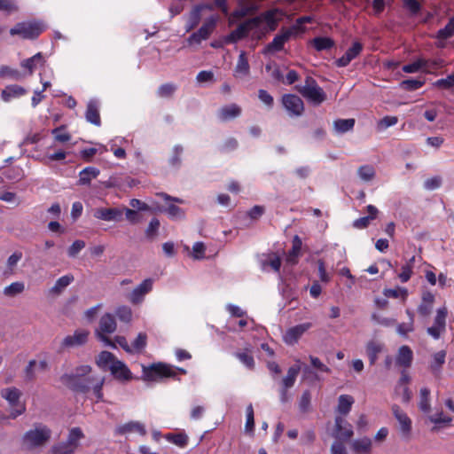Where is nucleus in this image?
<instances>
[{
	"instance_id": "f257e3e1",
	"label": "nucleus",
	"mask_w": 454,
	"mask_h": 454,
	"mask_svg": "<svg viewBox=\"0 0 454 454\" xmlns=\"http://www.w3.org/2000/svg\"><path fill=\"white\" fill-rule=\"evenodd\" d=\"M91 372V366L88 364L80 365L75 368L74 373H65L60 377L61 382L68 388L76 393L87 394L92 389L97 402L104 400L103 386L105 377L96 379L92 376L85 377Z\"/></svg>"
},
{
	"instance_id": "f03ea898",
	"label": "nucleus",
	"mask_w": 454,
	"mask_h": 454,
	"mask_svg": "<svg viewBox=\"0 0 454 454\" xmlns=\"http://www.w3.org/2000/svg\"><path fill=\"white\" fill-rule=\"evenodd\" d=\"M51 436V430L46 425L37 423L34 429L24 434L22 442L27 450H33L43 446L49 442Z\"/></svg>"
},
{
	"instance_id": "7ed1b4c3",
	"label": "nucleus",
	"mask_w": 454,
	"mask_h": 454,
	"mask_svg": "<svg viewBox=\"0 0 454 454\" xmlns=\"http://www.w3.org/2000/svg\"><path fill=\"white\" fill-rule=\"evenodd\" d=\"M295 90L314 106H319L326 100V93L311 76H307L304 84L296 85Z\"/></svg>"
},
{
	"instance_id": "20e7f679",
	"label": "nucleus",
	"mask_w": 454,
	"mask_h": 454,
	"mask_svg": "<svg viewBox=\"0 0 454 454\" xmlns=\"http://www.w3.org/2000/svg\"><path fill=\"white\" fill-rule=\"evenodd\" d=\"M176 373L174 367L163 363L142 366V380L145 381H156L164 378H174Z\"/></svg>"
},
{
	"instance_id": "39448f33",
	"label": "nucleus",
	"mask_w": 454,
	"mask_h": 454,
	"mask_svg": "<svg viewBox=\"0 0 454 454\" xmlns=\"http://www.w3.org/2000/svg\"><path fill=\"white\" fill-rule=\"evenodd\" d=\"M21 395V391L15 387H6L1 390V396L12 407L9 414L11 419H15L26 411V404L19 402Z\"/></svg>"
},
{
	"instance_id": "423d86ee",
	"label": "nucleus",
	"mask_w": 454,
	"mask_h": 454,
	"mask_svg": "<svg viewBox=\"0 0 454 454\" xmlns=\"http://www.w3.org/2000/svg\"><path fill=\"white\" fill-rule=\"evenodd\" d=\"M261 18L254 17L247 20V21L239 24L238 27L232 30L229 35L223 38V42L226 44L235 43L239 40L246 38L249 31L254 27L260 26Z\"/></svg>"
},
{
	"instance_id": "0eeeda50",
	"label": "nucleus",
	"mask_w": 454,
	"mask_h": 454,
	"mask_svg": "<svg viewBox=\"0 0 454 454\" xmlns=\"http://www.w3.org/2000/svg\"><path fill=\"white\" fill-rule=\"evenodd\" d=\"M43 31V27L38 22H20L11 28L12 35H20L23 39H36Z\"/></svg>"
},
{
	"instance_id": "6e6552de",
	"label": "nucleus",
	"mask_w": 454,
	"mask_h": 454,
	"mask_svg": "<svg viewBox=\"0 0 454 454\" xmlns=\"http://www.w3.org/2000/svg\"><path fill=\"white\" fill-rule=\"evenodd\" d=\"M116 326L117 325L114 317L110 313H106L100 318L99 330L97 332L99 340L112 348H116V345L107 336H106V334H110L115 332Z\"/></svg>"
},
{
	"instance_id": "1a4fd4ad",
	"label": "nucleus",
	"mask_w": 454,
	"mask_h": 454,
	"mask_svg": "<svg viewBox=\"0 0 454 454\" xmlns=\"http://www.w3.org/2000/svg\"><path fill=\"white\" fill-rule=\"evenodd\" d=\"M448 309L445 306L437 309L433 325L427 328V333L434 340H439L446 332Z\"/></svg>"
},
{
	"instance_id": "9d476101",
	"label": "nucleus",
	"mask_w": 454,
	"mask_h": 454,
	"mask_svg": "<svg viewBox=\"0 0 454 454\" xmlns=\"http://www.w3.org/2000/svg\"><path fill=\"white\" fill-rule=\"evenodd\" d=\"M217 20L218 18L216 16H210L207 19L200 29L189 36V43L200 44L203 40H207L215 30Z\"/></svg>"
},
{
	"instance_id": "9b49d317",
	"label": "nucleus",
	"mask_w": 454,
	"mask_h": 454,
	"mask_svg": "<svg viewBox=\"0 0 454 454\" xmlns=\"http://www.w3.org/2000/svg\"><path fill=\"white\" fill-rule=\"evenodd\" d=\"M282 104L290 116H301L304 112V103L297 95L285 94Z\"/></svg>"
},
{
	"instance_id": "f8f14e48",
	"label": "nucleus",
	"mask_w": 454,
	"mask_h": 454,
	"mask_svg": "<svg viewBox=\"0 0 454 454\" xmlns=\"http://www.w3.org/2000/svg\"><path fill=\"white\" fill-rule=\"evenodd\" d=\"M392 412L395 419L399 423V428L402 435L405 439H409L411 433L412 422L407 413L403 411L399 405H392Z\"/></svg>"
},
{
	"instance_id": "ddd939ff",
	"label": "nucleus",
	"mask_w": 454,
	"mask_h": 454,
	"mask_svg": "<svg viewBox=\"0 0 454 454\" xmlns=\"http://www.w3.org/2000/svg\"><path fill=\"white\" fill-rule=\"evenodd\" d=\"M109 371L114 379L121 383L129 382L134 379L132 372L121 360L114 362V364H110Z\"/></svg>"
},
{
	"instance_id": "4468645a",
	"label": "nucleus",
	"mask_w": 454,
	"mask_h": 454,
	"mask_svg": "<svg viewBox=\"0 0 454 454\" xmlns=\"http://www.w3.org/2000/svg\"><path fill=\"white\" fill-rule=\"evenodd\" d=\"M292 35V29L282 28L280 33L276 35L273 40L266 45L264 53H273L282 51L285 43L289 41Z\"/></svg>"
},
{
	"instance_id": "2eb2a0df",
	"label": "nucleus",
	"mask_w": 454,
	"mask_h": 454,
	"mask_svg": "<svg viewBox=\"0 0 454 454\" xmlns=\"http://www.w3.org/2000/svg\"><path fill=\"white\" fill-rule=\"evenodd\" d=\"M89 334L90 333L87 330H76L73 335H67L63 339L60 344V350L85 344Z\"/></svg>"
},
{
	"instance_id": "dca6fc26",
	"label": "nucleus",
	"mask_w": 454,
	"mask_h": 454,
	"mask_svg": "<svg viewBox=\"0 0 454 454\" xmlns=\"http://www.w3.org/2000/svg\"><path fill=\"white\" fill-rule=\"evenodd\" d=\"M153 283V281L152 278L145 279L129 294L128 300L132 304L141 303L144 301L145 296L152 291Z\"/></svg>"
},
{
	"instance_id": "f3484780",
	"label": "nucleus",
	"mask_w": 454,
	"mask_h": 454,
	"mask_svg": "<svg viewBox=\"0 0 454 454\" xmlns=\"http://www.w3.org/2000/svg\"><path fill=\"white\" fill-rule=\"evenodd\" d=\"M364 49L363 44L356 41L352 43V45L346 51V52L339 59L335 60V64L339 67H345L349 65V63L357 58Z\"/></svg>"
},
{
	"instance_id": "a211bd4d",
	"label": "nucleus",
	"mask_w": 454,
	"mask_h": 454,
	"mask_svg": "<svg viewBox=\"0 0 454 454\" xmlns=\"http://www.w3.org/2000/svg\"><path fill=\"white\" fill-rule=\"evenodd\" d=\"M312 326L311 323H303L286 330L284 335V341L288 345L295 344L299 339Z\"/></svg>"
},
{
	"instance_id": "6ab92c4d",
	"label": "nucleus",
	"mask_w": 454,
	"mask_h": 454,
	"mask_svg": "<svg viewBox=\"0 0 454 454\" xmlns=\"http://www.w3.org/2000/svg\"><path fill=\"white\" fill-rule=\"evenodd\" d=\"M83 438L84 434L82 430L80 427H73L69 430L67 441L56 443V445L62 449L75 451L79 446V442Z\"/></svg>"
},
{
	"instance_id": "aec40b11",
	"label": "nucleus",
	"mask_w": 454,
	"mask_h": 454,
	"mask_svg": "<svg viewBox=\"0 0 454 454\" xmlns=\"http://www.w3.org/2000/svg\"><path fill=\"white\" fill-rule=\"evenodd\" d=\"M123 210L118 207H99L94 211V217L103 221H120L121 220Z\"/></svg>"
},
{
	"instance_id": "412c9836",
	"label": "nucleus",
	"mask_w": 454,
	"mask_h": 454,
	"mask_svg": "<svg viewBox=\"0 0 454 454\" xmlns=\"http://www.w3.org/2000/svg\"><path fill=\"white\" fill-rule=\"evenodd\" d=\"M413 361V352L407 345H403L398 348L395 356V364L403 369H408L411 366Z\"/></svg>"
},
{
	"instance_id": "4be33fe9",
	"label": "nucleus",
	"mask_w": 454,
	"mask_h": 454,
	"mask_svg": "<svg viewBox=\"0 0 454 454\" xmlns=\"http://www.w3.org/2000/svg\"><path fill=\"white\" fill-rule=\"evenodd\" d=\"M335 437L343 441L349 440L354 433L350 424L341 417L335 418Z\"/></svg>"
},
{
	"instance_id": "5701e85b",
	"label": "nucleus",
	"mask_w": 454,
	"mask_h": 454,
	"mask_svg": "<svg viewBox=\"0 0 454 454\" xmlns=\"http://www.w3.org/2000/svg\"><path fill=\"white\" fill-rule=\"evenodd\" d=\"M27 90L18 84L6 86L1 92V98L4 102H10L12 98H18L25 96Z\"/></svg>"
},
{
	"instance_id": "b1692460",
	"label": "nucleus",
	"mask_w": 454,
	"mask_h": 454,
	"mask_svg": "<svg viewBox=\"0 0 454 454\" xmlns=\"http://www.w3.org/2000/svg\"><path fill=\"white\" fill-rule=\"evenodd\" d=\"M241 112V107L233 103L221 107L217 115L222 121H227L239 117Z\"/></svg>"
},
{
	"instance_id": "393cba45",
	"label": "nucleus",
	"mask_w": 454,
	"mask_h": 454,
	"mask_svg": "<svg viewBox=\"0 0 454 454\" xmlns=\"http://www.w3.org/2000/svg\"><path fill=\"white\" fill-rule=\"evenodd\" d=\"M384 349V344L375 340L367 342L365 350L371 365H374L378 360L379 354Z\"/></svg>"
},
{
	"instance_id": "a878e982",
	"label": "nucleus",
	"mask_w": 454,
	"mask_h": 454,
	"mask_svg": "<svg viewBox=\"0 0 454 454\" xmlns=\"http://www.w3.org/2000/svg\"><path fill=\"white\" fill-rule=\"evenodd\" d=\"M85 118L87 121L90 122L95 126L101 125V118L98 109V105L96 101L90 100L87 105V109L85 112Z\"/></svg>"
},
{
	"instance_id": "bb28decb",
	"label": "nucleus",
	"mask_w": 454,
	"mask_h": 454,
	"mask_svg": "<svg viewBox=\"0 0 454 454\" xmlns=\"http://www.w3.org/2000/svg\"><path fill=\"white\" fill-rule=\"evenodd\" d=\"M23 254L20 251H15L13 254H12L7 261L5 267L3 270V275L5 278H8L10 276H12L16 272V267L19 263V262L22 259Z\"/></svg>"
},
{
	"instance_id": "cd10ccee",
	"label": "nucleus",
	"mask_w": 454,
	"mask_h": 454,
	"mask_svg": "<svg viewBox=\"0 0 454 454\" xmlns=\"http://www.w3.org/2000/svg\"><path fill=\"white\" fill-rule=\"evenodd\" d=\"M44 63L45 59L43 54L41 52H38L31 58H28L21 61L20 66L21 67L26 68L28 71L29 74H32L35 69L37 67V66H43Z\"/></svg>"
},
{
	"instance_id": "c85d7f7f",
	"label": "nucleus",
	"mask_w": 454,
	"mask_h": 454,
	"mask_svg": "<svg viewBox=\"0 0 454 454\" xmlns=\"http://www.w3.org/2000/svg\"><path fill=\"white\" fill-rule=\"evenodd\" d=\"M115 356L109 351H101L96 358L97 365L103 371H109V365L118 361Z\"/></svg>"
},
{
	"instance_id": "c756f323",
	"label": "nucleus",
	"mask_w": 454,
	"mask_h": 454,
	"mask_svg": "<svg viewBox=\"0 0 454 454\" xmlns=\"http://www.w3.org/2000/svg\"><path fill=\"white\" fill-rule=\"evenodd\" d=\"M100 171L95 167H86L79 173L78 184L89 185L92 179L98 177Z\"/></svg>"
},
{
	"instance_id": "7c9ffc66",
	"label": "nucleus",
	"mask_w": 454,
	"mask_h": 454,
	"mask_svg": "<svg viewBox=\"0 0 454 454\" xmlns=\"http://www.w3.org/2000/svg\"><path fill=\"white\" fill-rule=\"evenodd\" d=\"M74 278L72 274H67L57 279L54 286L50 289V294L53 295H59L66 287H67Z\"/></svg>"
},
{
	"instance_id": "2f4dec72",
	"label": "nucleus",
	"mask_w": 454,
	"mask_h": 454,
	"mask_svg": "<svg viewBox=\"0 0 454 454\" xmlns=\"http://www.w3.org/2000/svg\"><path fill=\"white\" fill-rule=\"evenodd\" d=\"M302 241L298 235H295L292 241V248L288 252L286 261L291 264H296L298 262V257L301 254Z\"/></svg>"
},
{
	"instance_id": "473e14b6",
	"label": "nucleus",
	"mask_w": 454,
	"mask_h": 454,
	"mask_svg": "<svg viewBox=\"0 0 454 454\" xmlns=\"http://www.w3.org/2000/svg\"><path fill=\"white\" fill-rule=\"evenodd\" d=\"M351 448L355 454H371L372 440L368 437L355 440Z\"/></svg>"
},
{
	"instance_id": "72a5a7b5",
	"label": "nucleus",
	"mask_w": 454,
	"mask_h": 454,
	"mask_svg": "<svg viewBox=\"0 0 454 454\" xmlns=\"http://www.w3.org/2000/svg\"><path fill=\"white\" fill-rule=\"evenodd\" d=\"M355 399L350 395H340L338 398L337 412L346 416L351 411Z\"/></svg>"
},
{
	"instance_id": "f704fd0d",
	"label": "nucleus",
	"mask_w": 454,
	"mask_h": 454,
	"mask_svg": "<svg viewBox=\"0 0 454 454\" xmlns=\"http://www.w3.org/2000/svg\"><path fill=\"white\" fill-rule=\"evenodd\" d=\"M118 433L121 434H125L131 432H137L141 435L146 434L145 427L143 424L137 421H130L126 423L117 429Z\"/></svg>"
},
{
	"instance_id": "c9c22d12",
	"label": "nucleus",
	"mask_w": 454,
	"mask_h": 454,
	"mask_svg": "<svg viewBox=\"0 0 454 454\" xmlns=\"http://www.w3.org/2000/svg\"><path fill=\"white\" fill-rule=\"evenodd\" d=\"M203 10V5H196L192 8V10L190 12L189 20L186 24V32L191 31L192 29L195 28L201 19V11Z\"/></svg>"
},
{
	"instance_id": "e433bc0d",
	"label": "nucleus",
	"mask_w": 454,
	"mask_h": 454,
	"mask_svg": "<svg viewBox=\"0 0 454 454\" xmlns=\"http://www.w3.org/2000/svg\"><path fill=\"white\" fill-rule=\"evenodd\" d=\"M311 43L317 51L330 50L334 46V41L330 37L317 36L315 37Z\"/></svg>"
},
{
	"instance_id": "4c0bfd02",
	"label": "nucleus",
	"mask_w": 454,
	"mask_h": 454,
	"mask_svg": "<svg viewBox=\"0 0 454 454\" xmlns=\"http://www.w3.org/2000/svg\"><path fill=\"white\" fill-rule=\"evenodd\" d=\"M355 119H338L334 121L333 127L337 133L342 134L354 129Z\"/></svg>"
},
{
	"instance_id": "58836bf2",
	"label": "nucleus",
	"mask_w": 454,
	"mask_h": 454,
	"mask_svg": "<svg viewBox=\"0 0 454 454\" xmlns=\"http://www.w3.org/2000/svg\"><path fill=\"white\" fill-rule=\"evenodd\" d=\"M250 71V66L246 52L241 51L235 67V74L247 75Z\"/></svg>"
},
{
	"instance_id": "ea45409f",
	"label": "nucleus",
	"mask_w": 454,
	"mask_h": 454,
	"mask_svg": "<svg viewBox=\"0 0 454 454\" xmlns=\"http://www.w3.org/2000/svg\"><path fill=\"white\" fill-rule=\"evenodd\" d=\"M300 371L301 367L298 364H294L288 369L286 376L283 379V386L286 388H290L294 385Z\"/></svg>"
},
{
	"instance_id": "a19ab883",
	"label": "nucleus",
	"mask_w": 454,
	"mask_h": 454,
	"mask_svg": "<svg viewBox=\"0 0 454 454\" xmlns=\"http://www.w3.org/2000/svg\"><path fill=\"white\" fill-rule=\"evenodd\" d=\"M419 407L421 411L427 413L431 410L430 390L427 387H422L419 392Z\"/></svg>"
},
{
	"instance_id": "79ce46f5",
	"label": "nucleus",
	"mask_w": 454,
	"mask_h": 454,
	"mask_svg": "<svg viewBox=\"0 0 454 454\" xmlns=\"http://www.w3.org/2000/svg\"><path fill=\"white\" fill-rule=\"evenodd\" d=\"M424 63L423 71L427 74H432L434 71L442 68L444 66V60L441 58L434 59H426L422 58Z\"/></svg>"
},
{
	"instance_id": "37998d69",
	"label": "nucleus",
	"mask_w": 454,
	"mask_h": 454,
	"mask_svg": "<svg viewBox=\"0 0 454 454\" xmlns=\"http://www.w3.org/2000/svg\"><path fill=\"white\" fill-rule=\"evenodd\" d=\"M454 35V16L451 17L443 28L437 31L436 38L439 40H446Z\"/></svg>"
},
{
	"instance_id": "c03bdc74",
	"label": "nucleus",
	"mask_w": 454,
	"mask_h": 454,
	"mask_svg": "<svg viewBox=\"0 0 454 454\" xmlns=\"http://www.w3.org/2000/svg\"><path fill=\"white\" fill-rule=\"evenodd\" d=\"M0 78H10L13 81H20L23 78L21 73L9 66H2L0 67Z\"/></svg>"
},
{
	"instance_id": "a18cd8bd",
	"label": "nucleus",
	"mask_w": 454,
	"mask_h": 454,
	"mask_svg": "<svg viewBox=\"0 0 454 454\" xmlns=\"http://www.w3.org/2000/svg\"><path fill=\"white\" fill-rule=\"evenodd\" d=\"M25 290V285L23 282H13L7 286L4 289V294L7 297H14L21 294Z\"/></svg>"
},
{
	"instance_id": "49530a36",
	"label": "nucleus",
	"mask_w": 454,
	"mask_h": 454,
	"mask_svg": "<svg viewBox=\"0 0 454 454\" xmlns=\"http://www.w3.org/2000/svg\"><path fill=\"white\" fill-rule=\"evenodd\" d=\"M235 356L249 370L254 368V359L250 352H237Z\"/></svg>"
},
{
	"instance_id": "de8ad7c7",
	"label": "nucleus",
	"mask_w": 454,
	"mask_h": 454,
	"mask_svg": "<svg viewBox=\"0 0 454 454\" xmlns=\"http://www.w3.org/2000/svg\"><path fill=\"white\" fill-rule=\"evenodd\" d=\"M425 84V80L406 79L401 82V87L408 91H414L420 89Z\"/></svg>"
},
{
	"instance_id": "09e8293b",
	"label": "nucleus",
	"mask_w": 454,
	"mask_h": 454,
	"mask_svg": "<svg viewBox=\"0 0 454 454\" xmlns=\"http://www.w3.org/2000/svg\"><path fill=\"white\" fill-rule=\"evenodd\" d=\"M445 357H446V352L444 350H441L439 352H436L434 356V361L430 364L431 370L435 372H439L445 363Z\"/></svg>"
},
{
	"instance_id": "8fccbe9b",
	"label": "nucleus",
	"mask_w": 454,
	"mask_h": 454,
	"mask_svg": "<svg viewBox=\"0 0 454 454\" xmlns=\"http://www.w3.org/2000/svg\"><path fill=\"white\" fill-rule=\"evenodd\" d=\"M56 141L59 143H66L71 139V135L65 130V126L55 128L51 130Z\"/></svg>"
},
{
	"instance_id": "3c124183",
	"label": "nucleus",
	"mask_w": 454,
	"mask_h": 454,
	"mask_svg": "<svg viewBox=\"0 0 454 454\" xmlns=\"http://www.w3.org/2000/svg\"><path fill=\"white\" fill-rule=\"evenodd\" d=\"M359 177L365 181H371L375 176V170L372 166L364 165L361 166L357 170Z\"/></svg>"
},
{
	"instance_id": "603ef678",
	"label": "nucleus",
	"mask_w": 454,
	"mask_h": 454,
	"mask_svg": "<svg viewBox=\"0 0 454 454\" xmlns=\"http://www.w3.org/2000/svg\"><path fill=\"white\" fill-rule=\"evenodd\" d=\"M146 341H147L146 334L145 333H139L130 346L133 349V352L142 351L146 346V343H147Z\"/></svg>"
},
{
	"instance_id": "864d4df0",
	"label": "nucleus",
	"mask_w": 454,
	"mask_h": 454,
	"mask_svg": "<svg viewBox=\"0 0 454 454\" xmlns=\"http://www.w3.org/2000/svg\"><path fill=\"white\" fill-rule=\"evenodd\" d=\"M176 90L173 83H164L158 88L157 95L160 98H170Z\"/></svg>"
},
{
	"instance_id": "5fc2aeb1",
	"label": "nucleus",
	"mask_w": 454,
	"mask_h": 454,
	"mask_svg": "<svg viewBox=\"0 0 454 454\" xmlns=\"http://www.w3.org/2000/svg\"><path fill=\"white\" fill-rule=\"evenodd\" d=\"M117 317L125 323H129L132 319V310L128 306H121L116 309Z\"/></svg>"
},
{
	"instance_id": "6e6d98bb",
	"label": "nucleus",
	"mask_w": 454,
	"mask_h": 454,
	"mask_svg": "<svg viewBox=\"0 0 454 454\" xmlns=\"http://www.w3.org/2000/svg\"><path fill=\"white\" fill-rule=\"evenodd\" d=\"M167 439L179 447H184L188 443V437L185 434H168Z\"/></svg>"
},
{
	"instance_id": "4d7b16f0",
	"label": "nucleus",
	"mask_w": 454,
	"mask_h": 454,
	"mask_svg": "<svg viewBox=\"0 0 454 454\" xmlns=\"http://www.w3.org/2000/svg\"><path fill=\"white\" fill-rule=\"evenodd\" d=\"M311 394L309 390H305L299 402V409L301 412H308L310 408Z\"/></svg>"
},
{
	"instance_id": "13d9d810",
	"label": "nucleus",
	"mask_w": 454,
	"mask_h": 454,
	"mask_svg": "<svg viewBox=\"0 0 454 454\" xmlns=\"http://www.w3.org/2000/svg\"><path fill=\"white\" fill-rule=\"evenodd\" d=\"M165 212L168 215L169 218L171 219H182L184 217L185 215L184 211L181 207L174 204L169 205L165 209Z\"/></svg>"
},
{
	"instance_id": "bf43d9fd",
	"label": "nucleus",
	"mask_w": 454,
	"mask_h": 454,
	"mask_svg": "<svg viewBox=\"0 0 454 454\" xmlns=\"http://www.w3.org/2000/svg\"><path fill=\"white\" fill-rule=\"evenodd\" d=\"M423 67L422 58H419L412 63L403 66L402 70L407 74H413L423 69Z\"/></svg>"
},
{
	"instance_id": "052dcab7",
	"label": "nucleus",
	"mask_w": 454,
	"mask_h": 454,
	"mask_svg": "<svg viewBox=\"0 0 454 454\" xmlns=\"http://www.w3.org/2000/svg\"><path fill=\"white\" fill-rule=\"evenodd\" d=\"M246 412H247V421H246V425H245V431L247 433H251V432H253L254 427V409H253L252 404H249L247 407Z\"/></svg>"
},
{
	"instance_id": "680f3d73",
	"label": "nucleus",
	"mask_w": 454,
	"mask_h": 454,
	"mask_svg": "<svg viewBox=\"0 0 454 454\" xmlns=\"http://www.w3.org/2000/svg\"><path fill=\"white\" fill-rule=\"evenodd\" d=\"M259 17L261 18V22L264 20L271 30L276 28L278 21L275 18L274 11H267Z\"/></svg>"
},
{
	"instance_id": "e2e57ef3",
	"label": "nucleus",
	"mask_w": 454,
	"mask_h": 454,
	"mask_svg": "<svg viewBox=\"0 0 454 454\" xmlns=\"http://www.w3.org/2000/svg\"><path fill=\"white\" fill-rule=\"evenodd\" d=\"M412 273L413 268H411V263H405L402 266L398 278L402 283H406L411 279Z\"/></svg>"
},
{
	"instance_id": "0e129e2a",
	"label": "nucleus",
	"mask_w": 454,
	"mask_h": 454,
	"mask_svg": "<svg viewBox=\"0 0 454 454\" xmlns=\"http://www.w3.org/2000/svg\"><path fill=\"white\" fill-rule=\"evenodd\" d=\"M85 247V242L81 239H77L73 242L67 250L69 257H75L83 248Z\"/></svg>"
},
{
	"instance_id": "69168bd1",
	"label": "nucleus",
	"mask_w": 454,
	"mask_h": 454,
	"mask_svg": "<svg viewBox=\"0 0 454 454\" xmlns=\"http://www.w3.org/2000/svg\"><path fill=\"white\" fill-rule=\"evenodd\" d=\"M434 85L445 90L454 87V74L448 75L446 78L437 80Z\"/></svg>"
},
{
	"instance_id": "338daca9",
	"label": "nucleus",
	"mask_w": 454,
	"mask_h": 454,
	"mask_svg": "<svg viewBox=\"0 0 454 454\" xmlns=\"http://www.w3.org/2000/svg\"><path fill=\"white\" fill-rule=\"evenodd\" d=\"M442 177L439 176L430 177L424 182V188L428 191L435 190L442 185Z\"/></svg>"
},
{
	"instance_id": "774afa93",
	"label": "nucleus",
	"mask_w": 454,
	"mask_h": 454,
	"mask_svg": "<svg viewBox=\"0 0 454 454\" xmlns=\"http://www.w3.org/2000/svg\"><path fill=\"white\" fill-rule=\"evenodd\" d=\"M414 331V324L412 322L400 323L396 326V332L403 337H406L409 333Z\"/></svg>"
}]
</instances>
